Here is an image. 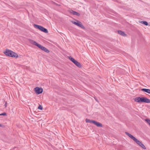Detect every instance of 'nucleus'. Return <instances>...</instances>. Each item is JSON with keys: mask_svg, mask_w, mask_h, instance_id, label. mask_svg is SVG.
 <instances>
[{"mask_svg": "<svg viewBox=\"0 0 150 150\" xmlns=\"http://www.w3.org/2000/svg\"><path fill=\"white\" fill-rule=\"evenodd\" d=\"M70 21L74 24L80 27L81 28L83 29H85V27L81 21L76 19L71 20Z\"/></svg>", "mask_w": 150, "mask_h": 150, "instance_id": "6", "label": "nucleus"}, {"mask_svg": "<svg viewBox=\"0 0 150 150\" xmlns=\"http://www.w3.org/2000/svg\"><path fill=\"white\" fill-rule=\"evenodd\" d=\"M134 101L137 103H150V99L145 97H138L135 98L133 99Z\"/></svg>", "mask_w": 150, "mask_h": 150, "instance_id": "2", "label": "nucleus"}, {"mask_svg": "<svg viewBox=\"0 0 150 150\" xmlns=\"http://www.w3.org/2000/svg\"><path fill=\"white\" fill-rule=\"evenodd\" d=\"M38 109L42 110L43 109V108L41 105H39Z\"/></svg>", "mask_w": 150, "mask_h": 150, "instance_id": "16", "label": "nucleus"}, {"mask_svg": "<svg viewBox=\"0 0 150 150\" xmlns=\"http://www.w3.org/2000/svg\"><path fill=\"white\" fill-rule=\"evenodd\" d=\"M71 13L72 14H73L74 15H76L77 16H80V13H77V12H76V11H72L71 12Z\"/></svg>", "mask_w": 150, "mask_h": 150, "instance_id": "13", "label": "nucleus"}, {"mask_svg": "<svg viewBox=\"0 0 150 150\" xmlns=\"http://www.w3.org/2000/svg\"><path fill=\"white\" fill-rule=\"evenodd\" d=\"M125 133L127 136H128L132 139L137 144H138L142 148L144 149H146V147L141 142L138 140V139H136L135 137H134L133 136L131 135L129 133L127 132H125Z\"/></svg>", "mask_w": 150, "mask_h": 150, "instance_id": "1", "label": "nucleus"}, {"mask_svg": "<svg viewBox=\"0 0 150 150\" xmlns=\"http://www.w3.org/2000/svg\"><path fill=\"white\" fill-rule=\"evenodd\" d=\"M142 91L145 92L149 94H150V89L146 88H142L141 89Z\"/></svg>", "mask_w": 150, "mask_h": 150, "instance_id": "12", "label": "nucleus"}, {"mask_svg": "<svg viewBox=\"0 0 150 150\" xmlns=\"http://www.w3.org/2000/svg\"><path fill=\"white\" fill-rule=\"evenodd\" d=\"M4 53L6 56L12 57L16 58L18 57V56L17 53L8 50H6L4 52Z\"/></svg>", "mask_w": 150, "mask_h": 150, "instance_id": "5", "label": "nucleus"}, {"mask_svg": "<svg viewBox=\"0 0 150 150\" xmlns=\"http://www.w3.org/2000/svg\"><path fill=\"white\" fill-rule=\"evenodd\" d=\"M34 26L35 28H38L45 33H48V31L47 29L45 28L42 26L36 24H34Z\"/></svg>", "mask_w": 150, "mask_h": 150, "instance_id": "8", "label": "nucleus"}, {"mask_svg": "<svg viewBox=\"0 0 150 150\" xmlns=\"http://www.w3.org/2000/svg\"><path fill=\"white\" fill-rule=\"evenodd\" d=\"M4 106L5 108L6 107V102H5V103L4 104Z\"/></svg>", "mask_w": 150, "mask_h": 150, "instance_id": "18", "label": "nucleus"}, {"mask_svg": "<svg viewBox=\"0 0 150 150\" xmlns=\"http://www.w3.org/2000/svg\"><path fill=\"white\" fill-rule=\"evenodd\" d=\"M86 122L87 123H93L94 120H90L88 119H86L85 120Z\"/></svg>", "mask_w": 150, "mask_h": 150, "instance_id": "14", "label": "nucleus"}, {"mask_svg": "<svg viewBox=\"0 0 150 150\" xmlns=\"http://www.w3.org/2000/svg\"><path fill=\"white\" fill-rule=\"evenodd\" d=\"M28 40L31 44L37 46L41 50L47 53L49 52V51L47 48L39 44L35 41L31 39H29Z\"/></svg>", "mask_w": 150, "mask_h": 150, "instance_id": "3", "label": "nucleus"}, {"mask_svg": "<svg viewBox=\"0 0 150 150\" xmlns=\"http://www.w3.org/2000/svg\"><path fill=\"white\" fill-rule=\"evenodd\" d=\"M93 124L96 126L98 127H102L103 125L101 123L94 120Z\"/></svg>", "mask_w": 150, "mask_h": 150, "instance_id": "11", "label": "nucleus"}, {"mask_svg": "<svg viewBox=\"0 0 150 150\" xmlns=\"http://www.w3.org/2000/svg\"><path fill=\"white\" fill-rule=\"evenodd\" d=\"M3 126V125H2L0 124V127H2Z\"/></svg>", "mask_w": 150, "mask_h": 150, "instance_id": "19", "label": "nucleus"}, {"mask_svg": "<svg viewBox=\"0 0 150 150\" xmlns=\"http://www.w3.org/2000/svg\"><path fill=\"white\" fill-rule=\"evenodd\" d=\"M35 92L38 94H40L42 93L43 91V89L41 88L36 87L34 89Z\"/></svg>", "mask_w": 150, "mask_h": 150, "instance_id": "9", "label": "nucleus"}, {"mask_svg": "<svg viewBox=\"0 0 150 150\" xmlns=\"http://www.w3.org/2000/svg\"><path fill=\"white\" fill-rule=\"evenodd\" d=\"M0 116H1V115L6 116V114L5 112H4L3 113L0 114Z\"/></svg>", "mask_w": 150, "mask_h": 150, "instance_id": "17", "label": "nucleus"}, {"mask_svg": "<svg viewBox=\"0 0 150 150\" xmlns=\"http://www.w3.org/2000/svg\"><path fill=\"white\" fill-rule=\"evenodd\" d=\"M117 32L118 34L124 37H127V35L123 31L119 30L117 31Z\"/></svg>", "mask_w": 150, "mask_h": 150, "instance_id": "10", "label": "nucleus"}, {"mask_svg": "<svg viewBox=\"0 0 150 150\" xmlns=\"http://www.w3.org/2000/svg\"><path fill=\"white\" fill-rule=\"evenodd\" d=\"M139 23H141L144 24L146 26H147L148 25V23L146 21H140Z\"/></svg>", "mask_w": 150, "mask_h": 150, "instance_id": "15", "label": "nucleus"}, {"mask_svg": "<svg viewBox=\"0 0 150 150\" xmlns=\"http://www.w3.org/2000/svg\"><path fill=\"white\" fill-rule=\"evenodd\" d=\"M28 40L31 44L37 46L41 50L47 53L49 52V51L47 48L39 44L35 41L31 39H29Z\"/></svg>", "mask_w": 150, "mask_h": 150, "instance_id": "4", "label": "nucleus"}, {"mask_svg": "<svg viewBox=\"0 0 150 150\" xmlns=\"http://www.w3.org/2000/svg\"><path fill=\"white\" fill-rule=\"evenodd\" d=\"M68 58L77 67L80 68L82 67V65L80 63L76 60L71 56H69Z\"/></svg>", "mask_w": 150, "mask_h": 150, "instance_id": "7", "label": "nucleus"}]
</instances>
